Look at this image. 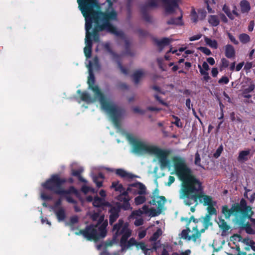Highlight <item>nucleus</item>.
<instances>
[{"mask_svg":"<svg viewBox=\"0 0 255 255\" xmlns=\"http://www.w3.org/2000/svg\"><path fill=\"white\" fill-rule=\"evenodd\" d=\"M172 160L175 173L182 181L179 198L183 200L185 205L190 206L195 203L197 206L199 201L204 206H209L217 202L212 196L205 194L202 182L193 175L184 158L175 156Z\"/></svg>","mask_w":255,"mask_h":255,"instance_id":"1","label":"nucleus"},{"mask_svg":"<svg viewBox=\"0 0 255 255\" xmlns=\"http://www.w3.org/2000/svg\"><path fill=\"white\" fill-rule=\"evenodd\" d=\"M115 0H106L108 7L105 11H102L98 0H96V4L91 11H89L87 18H85L86 21L94 23L95 26V32L98 31H105L106 32L114 34L122 39H125L124 32L118 30L112 22L116 21L118 19V13L113 7V3Z\"/></svg>","mask_w":255,"mask_h":255,"instance_id":"2","label":"nucleus"},{"mask_svg":"<svg viewBox=\"0 0 255 255\" xmlns=\"http://www.w3.org/2000/svg\"><path fill=\"white\" fill-rule=\"evenodd\" d=\"M95 79L94 75L91 72L88 79L89 88L95 93V96L99 99L102 108L110 115L114 126L119 128L121 127V119L125 113L124 108L117 106L106 98L98 86L94 85Z\"/></svg>","mask_w":255,"mask_h":255,"instance_id":"3","label":"nucleus"},{"mask_svg":"<svg viewBox=\"0 0 255 255\" xmlns=\"http://www.w3.org/2000/svg\"><path fill=\"white\" fill-rule=\"evenodd\" d=\"M126 138L132 145V152L136 154L149 153L155 155L159 160L161 168L167 167L170 164L168 156L170 153L168 149H162L155 145H148L137 138L130 133L126 134Z\"/></svg>","mask_w":255,"mask_h":255,"instance_id":"4","label":"nucleus"},{"mask_svg":"<svg viewBox=\"0 0 255 255\" xmlns=\"http://www.w3.org/2000/svg\"><path fill=\"white\" fill-rule=\"evenodd\" d=\"M66 182V178H60L59 174H54L41 185L44 189L60 196L76 193L77 190L74 186H70L68 190L63 188V185Z\"/></svg>","mask_w":255,"mask_h":255,"instance_id":"5","label":"nucleus"},{"mask_svg":"<svg viewBox=\"0 0 255 255\" xmlns=\"http://www.w3.org/2000/svg\"><path fill=\"white\" fill-rule=\"evenodd\" d=\"M93 24L91 23V21H85V30H86V36H85V44L86 46L84 48V52L85 56L87 58H89L92 55V39L95 42H99L100 41V34L99 32L102 31H97L96 32L95 31V26L92 29V31L91 30L92 29Z\"/></svg>","mask_w":255,"mask_h":255,"instance_id":"6","label":"nucleus"},{"mask_svg":"<svg viewBox=\"0 0 255 255\" xmlns=\"http://www.w3.org/2000/svg\"><path fill=\"white\" fill-rule=\"evenodd\" d=\"M246 202L245 199L242 198L239 203L232 204L231 209L228 205H224L222 207L221 212L226 219H229L232 215H234L235 222L236 223L238 219L241 217Z\"/></svg>","mask_w":255,"mask_h":255,"instance_id":"7","label":"nucleus"},{"mask_svg":"<svg viewBox=\"0 0 255 255\" xmlns=\"http://www.w3.org/2000/svg\"><path fill=\"white\" fill-rule=\"evenodd\" d=\"M97 226L90 225L86 226L83 230H80L75 234L77 235H82L88 241L97 240L99 239V234L96 229Z\"/></svg>","mask_w":255,"mask_h":255,"instance_id":"8","label":"nucleus"},{"mask_svg":"<svg viewBox=\"0 0 255 255\" xmlns=\"http://www.w3.org/2000/svg\"><path fill=\"white\" fill-rule=\"evenodd\" d=\"M113 232H114V239H116L119 236L123 235L128 238L131 235V231L127 226H124V221L122 219L118 221V223L113 226Z\"/></svg>","mask_w":255,"mask_h":255,"instance_id":"9","label":"nucleus"},{"mask_svg":"<svg viewBox=\"0 0 255 255\" xmlns=\"http://www.w3.org/2000/svg\"><path fill=\"white\" fill-rule=\"evenodd\" d=\"M113 232H114V239H116L119 236L123 235L128 238L131 235V231L127 226H124V221L122 219L118 221V223L113 226Z\"/></svg>","mask_w":255,"mask_h":255,"instance_id":"10","label":"nucleus"},{"mask_svg":"<svg viewBox=\"0 0 255 255\" xmlns=\"http://www.w3.org/2000/svg\"><path fill=\"white\" fill-rule=\"evenodd\" d=\"M78 7L85 18H87L89 11H91L96 3V0H77Z\"/></svg>","mask_w":255,"mask_h":255,"instance_id":"11","label":"nucleus"},{"mask_svg":"<svg viewBox=\"0 0 255 255\" xmlns=\"http://www.w3.org/2000/svg\"><path fill=\"white\" fill-rule=\"evenodd\" d=\"M254 215V212L253 211L252 207L250 205H248L247 202H246L240 218L245 221L247 219L250 220L253 226L255 227V219L252 218Z\"/></svg>","mask_w":255,"mask_h":255,"instance_id":"12","label":"nucleus"},{"mask_svg":"<svg viewBox=\"0 0 255 255\" xmlns=\"http://www.w3.org/2000/svg\"><path fill=\"white\" fill-rule=\"evenodd\" d=\"M108 207L110 208L109 210V213H110L109 223L112 225L119 217L120 212L122 209L115 204L112 205L110 204V205H108Z\"/></svg>","mask_w":255,"mask_h":255,"instance_id":"13","label":"nucleus"},{"mask_svg":"<svg viewBox=\"0 0 255 255\" xmlns=\"http://www.w3.org/2000/svg\"><path fill=\"white\" fill-rule=\"evenodd\" d=\"M116 199L120 202H116L115 205L119 206L121 209L126 211L131 209L129 203L130 198L129 197H124L119 195Z\"/></svg>","mask_w":255,"mask_h":255,"instance_id":"14","label":"nucleus"},{"mask_svg":"<svg viewBox=\"0 0 255 255\" xmlns=\"http://www.w3.org/2000/svg\"><path fill=\"white\" fill-rule=\"evenodd\" d=\"M239 227L246 233L249 235H255V230L252 227V225L249 222H246L245 221L242 220L241 218L238 219V221L236 223Z\"/></svg>","mask_w":255,"mask_h":255,"instance_id":"15","label":"nucleus"},{"mask_svg":"<svg viewBox=\"0 0 255 255\" xmlns=\"http://www.w3.org/2000/svg\"><path fill=\"white\" fill-rule=\"evenodd\" d=\"M131 186L133 189L132 194L134 195H144L146 193L145 186L139 182H136L131 184Z\"/></svg>","mask_w":255,"mask_h":255,"instance_id":"16","label":"nucleus"},{"mask_svg":"<svg viewBox=\"0 0 255 255\" xmlns=\"http://www.w3.org/2000/svg\"><path fill=\"white\" fill-rule=\"evenodd\" d=\"M250 153L251 149H250L240 151L237 157L238 161L240 163H244L248 161L251 158Z\"/></svg>","mask_w":255,"mask_h":255,"instance_id":"17","label":"nucleus"},{"mask_svg":"<svg viewBox=\"0 0 255 255\" xmlns=\"http://www.w3.org/2000/svg\"><path fill=\"white\" fill-rule=\"evenodd\" d=\"M179 9L180 10V12H181L180 15L177 18L171 17V18H170L169 20H168L167 21V24L168 25H180V26L183 25L184 24V22L182 20L183 14L182 13V10L180 9L179 6H178V8H175V9Z\"/></svg>","mask_w":255,"mask_h":255,"instance_id":"18","label":"nucleus"},{"mask_svg":"<svg viewBox=\"0 0 255 255\" xmlns=\"http://www.w3.org/2000/svg\"><path fill=\"white\" fill-rule=\"evenodd\" d=\"M116 174L122 178H126L128 179H132L134 178L137 177L136 175L132 174L131 173H128L122 168L116 169Z\"/></svg>","mask_w":255,"mask_h":255,"instance_id":"19","label":"nucleus"},{"mask_svg":"<svg viewBox=\"0 0 255 255\" xmlns=\"http://www.w3.org/2000/svg\"><path fill=\"white\" fill-rule=\"evenodd\" d=\"M93 205L96 207H102L103 206H108V205H110V203L106 202L104 198H101L96 196L94 198Z\"/></svg>","mask_w":255,"mask_h":255,"instance_id":"20","label":"nucleus"},{"mask_svg":"<svg viewBox=\"0 0 255 255\" xmlns=\"http://www.w3.org/2000/svg\"><path fill=\"white\" fill-rule=\"evenodd\" d=\"M225 54L228 58L232 59L235 58L236 51L232 45L228 44L225 46Z\"/></svg>","mask_w":255,"mask_h":255,"instance_id":"21","label":"nucleus"},{"mask_svg":"<svg viewBox=\"0 0 255 255\" xmlns=\"http://www.w3.org/2000/svg\"><path fill=\"white\" fill-rule=\"evenodd\" d=\"M54 213L59 222L63 221L65 219L66 217V212L63 207H60L54 210Z\"/></svg>","mask_w":255,"mask_h":255,"instance_id":"22","label":"nucleus"},{"mask_svg":"<svg viewBox=\"0 0 255 255\" xmlns=\"http://www.w3.org/2000/svg\"><path fill=\"white\" fill-rule=\"evenodd\" d=\"M218 224L223 233H226L230 229V226L222 217H218Z\"/></svg>","mask_w":255,"mask_h":255,"instance_id":"23","label":"nucleus"},{"mask_svg":"<svg viewBox=\"0 0 255 255\" xmlns=\"http://www.w3.org/2000/svg\"><path fill=\"white\" fill-rule=\"evenodd\" d=\"M108 225V221L106 220L102 224L99 225V227L98 228L99 231V236L100 238H104L107 235V230L106 228Z\"/></svg>","mask_w":255,"mask_h":255,"instance_id":"24","label":"nucleus"},{"mask_svg":"<svg viewBox=\"0 0 255 255\" xmlns=\"http://www.w3.org/2000/svg\"><path fill=\"white\" fill-rule=\"evenodd\" d=\"M77 93L80 94L81 99L86 102H93L94 100L92 99L90 94L87 92H81L80 90L77 91Z\"/></svg>","mask_w":255,"mask_h":255,"instance_id":"25","label":"nucleus"},{"mask_svg":"<svg viewBox=\"0 0 255 255\" xmlns=\"http://www.w3.org/2000/svg\"><path fill=\"white\" fill-rule=\"evenodd\" d=\"M157 45L159 47L160 50H162L165 46L168 45L170 42V39L168 38H163L160 40H155Z\"/></svg>","mask_w":255,"mask_h":255,"instance_id":"26","label":"nucleus"},{"mask_svg":"<svg viewBox=\"0 0 255 255\" xmlns=\"http://www.w3.org/2000/svg\"><path fill=\"white\" fill-rule=\"evenodd\" d=\"M255 88V85L251 84L248 88L244 89L242 92V96L243 97L248 99L250 98L252 96L250 94V93L254 91Z\"/></svg>","mask_w":255,"mask_h":255,"instance_id":"27","label":"nucleus"},{"mask_svg":"<svg viewBox=\"0 0 255 255\" xmlns=\"http://www.w3.org/2000/svg\"><path fill=\"white\" fill-rule=\"evenodd\" d=\"M208 22L212 26H217L220 23V19L216 15H210L208 17Z\"/></svg>","mask_w":255,"mask_h":255,"instance_id":"28","label":"nucleus"},{"mask_svg":"<svg viewBox=\"0 0 255 255\" xmlns=\"http://www.w3.org/2000/svg\"><path fill=\"white\" fill-rule=\"evenodd\" d=\"M240 6L242 13L248 12L251 9L250 3L246 0H243L241 1Z\"/></svg>","mask_w":255,"mask_h":255,"instance_id":"29","label":"nucleus"},{"mask_svg":"<svg viewBox=\"0 0 255 255\" xmlns=\"http://www.w3.org/2000/svg\"><path fill=\"white\" fill-rule=\"evenodd\" d=\"M82 169H79L77 170H72L71 175L73 176L77 177L78 180L83 183L86 182V181L81 176V173L83 172Z\"/></svg>","mask_w":255,"mask_h":255,"instance_id":"30","label":"nucleus"},{"mask_svg":"<svg viewBox=\"0 0 255 255\" xmlns=\"http://www.w3.org/2000/svg\"><path fill=\"white\" fill-rule=\"evenodd\" d=\"M143 73L141 70H137L133 74V75H132V77L133 78V82L135 83V84H138L140 79L143 76Z\"/></svg>","mask_w":255,"mask_h":255,"instance_id":"31","label":"nucleus"},{"mask_svg":"<svg viewBox=\"0 0 255 255\" xmlns=\"http://www.w3.org/2000/svg\"><path fill=\"white\" fill-rule=\"evenodd\" d=\"M125 49L126 54L129 55L130 56H133L134 55V53L131 51L130 46V43L128 40L125 39Z\"/></svg>","mask_w":255,"mask_h":255,"instance_id":"32","label":"nucleus"},{"mask_svg":"<svg viewBox=\"0 0 255 255\" xmlns=\"http://www.w3.org/2000/svg\"><path fill=\"white\" fill-rule=\"evenodd\" d=\"M104 47L105 49L111 54L115 59H119V55L113 51L110 43H105L104 45Z\"/></svg>","mask_w":255,"mask_h":255,"instance_id":"33","label":"nucleus"},{"mask_svg":"<svg viewBox=\"0 0 255 255\" xmlns=\"http://www.w3.org/2000/svg\"><path fill=\"white\" fill-rule=\"evenodd\" d=\"M239 39L243 44H247L251 40L250 36L246 33H242L239 35Z\"/></svg>","mask_w":255,"mask_h":255,"instance_id":"34","label":"nucleus"},{"mask_svg":"<svg viewBox=\"0 0 255 255\" xmlns=\"http://www.w3.org/2000/svg\"><path fill=\"white\" fill-rule=\"evenodd\" d=\"M111 187L114 188L116 191H119L120 192H122L124 190L123 185L120 184L119 181L113 182Z\"/></svg>","mask_w":255,"mask_h":255,"instance_id":"35","label":"nucleus"},{"mask_svg":"<svg viewBox=\"0 0 255 255\" xmlns=\"http://www.w3.org/2000/svg\"><path fill=\"white\" fill-rule=\"evenodd\" d=\"M216 204H217V202L210 205L209 206H207V210L208 214L207 215L211 216L213 215H217V210L214 207L216 205Z\"/></svg>","mask_w":255,"mask_h":255,"instance_id":"36","label":"nucleus"},{"mask_svg":"<svg viewBox=\"0 0 255 255\" xmlns=\"http://www.w3.org/2000/svg\"><path fill=\"white\" fill-rule=\"evenodd\" d=\"M223 11L227 14L228 17L231 20L234 19L235 17L232 14L230 7L227 6L226 4L223 5Z\"/></svg>","mask_w":255,"mask_h":255,"instance_id":"37","label":"nucleus"},{"mask_svg":"<svg viewBox=\"0 0 255 255\" xmlns=\"http://www.w3.org/2000/svg\"><path fill=\"white\" fill-rule=\"evenodd\" d=\"M206 43L211 48L217 49L218 47V43L216 40H212L210 38L206 37L205 38Z\"/></svg>","mask_w":255,"mask_h":255,"instance_id":"38","label":"nucleus"},{"mask_svg":"<svg viewBox=\"0 0 255 255\" xmlns=\"http://www.w3.org/2000/svg\"><path fill=\"white\" fill-rule=\"evenodd\" d=\"M162 234V231L161 229H158L155 232L153 233L152 236L150 238V241H156Z\"/></svg>","mask_w":255,"mask_h":255,"instance_id":"39","label":"nucleus"},{"mask_svg":"<svg viewBox=\"0 0 255 255\" xmlns=\"http://www.w3.org/2000/svg\"><path fill=\"white\" fill-rule=\"evenodd\" d=\"M198 67L199 68V71L201 74L203 76L204 80L206 82H208L209 80L211 79L209 75L208 72L207 71H204L200 65H198Z\"/></svg>","mask_w":255,"mask_h":255,"instance_id":"40","label":"nucleus"},{"mask_svg":"<svg viewBox=\"0 0 255 255\" xmlns=\"http://www.w3.org/2000/svg\"><path fill=\"white\" fill-rule=\"evenodd\" d=\"M233 237H237L239 239V240H238L239 241H241L243 239L242 242L247 245H248L249 244H254V241L252 240H250L249 238H246L243 239L242 237L240 235H238V234L235 235L233 236Z\"/></svg>","mask_w":255,"mask_h":255,"instance_id":"41","label":"nucleus"},{"mask_svg":"<svg viewBox=\"0 0 255 255\" xmlns=\"http://www.w3.org/2000/svg\"><path fill=\"white\" fill-rule=\"evenodd\" d=\"M191 232L189 228H187L186 229H184L182 231L181 233V238L184 240L189 241V233Z\"/></svg>","mask_w":255,"mask_h":255,"instance_id":"42","label":"nucleus"},{"mask_svg":"<svg viewBox=\"0 0 255 255\" xmlns=\"http://www.w3.org/2000/svg\"><path fill=\"white\" fill-rule=\"evenodd\" d=\"M145 197L143 196L139 195L136 197L134 199V203L135 205H139L143 204L145 202Z\"/></svg>","mask_w":255,"mask_h":255,"instance_id":"43","label":"nucleus"},{"mask_svg":"<svg viewBox=\"0 0 255 255\" xmlns=\"http://www.w3.org/2000/svg\"><path fill=\"white\" fill-rule=\"evenodd\" d=\"M211 216L206 215L203 219L204 226L205 229H207L210 225H212V223L210 222Z\"/></svg>","mask_w":255,"mask_h":255,"instance_id":"44","label":"nucleus"},{"mask_svg":"<svg viewBox=\"0 0 255 255\" xmlns=\"http://www.w3.org/2000/svg\"><path fill=\"white\" fill-rule=\"evenodd\" d=\"M137 243V242L136 241L134 238H130L129 240L128 241L127 243L126 244V246L125 247V250L130 247L132 246H135L136 247Z\"/></svg>","mask_w":255,"mask_h":255,"instance_id":"45","label":"nucleus"},{"mask_svg":"<svg viewBox=\"0 0 255 255\" xmlns=\"http://www.w3.org/2000/svg\"><path fill=\"white\" fill-rule=\"evenodd\" d=\"M200 235L199 233H196L195 234H193L192 236H190V237H189V241L192 240L193 242L194 243L196 242L197 239H199V242H201V239H200Z\"/></svg>","mask_w":255,"mask_h":255,"instance_id":"46","label":"nucleus"},{"mask_svg":"<svg viewBox=\"0 0 255 255\" xmlns=\"http://www.w3.org/2000/svg\"><path fill=\"white\" fill-rule=\"evenodd\" d=\"M133 189H132V187L131 186V184L128 185V187L126 191H124V190L122 192H120L121 194L120 195H122L124 197H129L128 193H131L132 194Z\"/></svg>","mask_w":255,"mask_h":255,"instance_id":"47","label":"nucleus"},{"mask_svg":"<svg viewBox=\"0 0 255 255\" xmlns=\"http://www.w3.org/2000/svg\"><path fill=\"white\" fill-rule=\"evenodd\" d=\"M191 20L193 22L196 23L198 21V16L194 7L192 8L191 11Z\"/></svg>","mask_w":255,"mask_h":255,"instance_id":"48","label":"nucleus"},{"mask_svg":"<svg viewBox=\"0 0 255 255\" xmlns=\"http://www.w3.org/2000/svg\"><path fill=\"white\" fill-rule=\"evenodd\" d=\"M172 118L175 120L174 122H172L173 124H174L178 128H182L183 127V124L181 122L180 119L177 116L173 115Z\"/></svg>","mask_w":255,"mask_h":255,"instance_id":"49","label":"nucleus"},{"mask_svg":"<svg viewBox=\"0 0 255 255\" xmlns=\"http://www.w3.org/2000/svg\"><path fill=\"white\" fill-rule=\"evenodd\" d=\"M156 198H159V200H158V201H156V203L158 204V205L159 207H162L164 204V202H165L166 201V198L164 196H156Z\"/></svg>","mask_w":255,"mask_h":255,"instance_id":"50","label":"nucleus"},{"mask_svg":"<svg viewBox=\"0 0 255 255\" xmlns=\"http://www.w3.org/2000/svg\"><path fill=\"white\" fill-rule=\"evenodd\" d=\"M128 239L126 237L124 236H122L121 241H120V245L122 247V250H125V247L126 246V244L127 243Z\"/></svg>","mask_w":255,"mask_h":255,"instance_id":"51","label":"nucleus"},{"mask_svg":"<svg viewBox=\"0 0 255 255\" xmlns=\"http://www.w3.org/2000/svg\"><path fill=\"white\" fill-rule=\"evenodd\" d=\"M93 182L96 184V186L98 188H100V187H102L103 181L102 180L99 181L98 177H97L95 175L93 177Z\"/></svg>","mask_w":255,"mask_h":255,"instance_id":"52","label":"nucleus"},{"mask_svg":"<svg viewBox=\"0 0 255 255\" xmlns=\"http://www.w3.org/2000/svg\"><path fill=\"white\" fill-rule=\"evenodd\" d=\"M223 150V146L221 145L217 148L215 152L214 153L213 156L216 158H218L220 156Z\"/></svg>","mask_w":255,"mask_h":255,"instance_id":"53","label":"nucleus"},{"mask_svg":"<svg viewBox=\"0 0 255 255\" xmlns=\"http://www.w3.org/2000/svg\"><path fill=\"white\" fill-rule=\"evenodd\" d=\"M227 35L230 41L235 45H238L239 44V41L236 39L231 33L228 32Z\"/></svg>","mask_w":255,"mask_h":255,"instance_id":"54","label":"nucleus"},{"mask_svg":"<svg viewBox=\"0 0 255 255\" xmlns=\"http://www.w3.org/2000/svg\"><path fill=\"white\" fill-rule=\"evenodd\" d=\"M117 63H118V67H119V68L120 69V70H121V71L122 72V73H123L124 74H128V70L127 69H126V68H125L122 64V63L121 62V61L119 60V59H117Z\"/></svg>","mask_w":255,"mask_h":255,"instance_id":"55","label":"nucleus"},{"mask_svg":"<svg viewBox=\"0 0 255 255\" xmlns=\"http://www.w3.org/2000/svg\"><path fill=\"white\" fill-rule=\"evenodd\" d=\"M199 49L206 55H210L212 54L211 50L207 47H200Z\"/></svg>","mask_w":255,"mask_h":255,"instance_id":"56","label":"nucleus"},{"mask_svg":"<svg viewBox=\"0 0 255 255\" xmlns=\"http://www.w3.org/2000/svg\"><path fill=\"white\" fill-rule=\"evenodd\" d=\"M154 97L161 105L165 106L166 107L168 106V104L166 102H165L163 100H162L158 95L155 94L154 95Z\"/></svg>","mask_w":255,"mask_h":255,"instance_id":"57","label":"nucleus"},{"mask_svg":"<svg viewBox=\"0 0 255 255\" xmlns=\"http://www.w3.org/2000/svg\"><path fill=\"white\" fill-rule=\"evenodd\" d=\"M229 65V61L225 58L221 59V67L222 68H227Z\"/></svg>","mask_w":255,"mask_h":255,"instance_id":"58","label":"nucleus"},{"mask_svg":"<svg viewBox=\"0 0 255 255\" xmlns=\"http://www.w3.org/2000/svg\"><path fill=\"white\" fill-rule=\"evenodd\" d=\"M229 82V79L227 76H222L218 81L219 84H227Z\"/></svg>","mask_w":255,"mask_h":255,"instance_id":"59","label":"nucleus"},{"mask_svg":"<svg viewBox=\"0 0 255 255\" xmlns=\"http://www.w3.org/2000/svg\"><path fill=\"white\" fill-rule=\"evenodd\" d=\"M201 158L200 156V154L198 152H197L195 154V164L199 166H201L200 164Z\"/></svg>","mask_w":255,"mask_h":255,"instance_id":"60","label":"nucleus"},{"mask_svg":"<svg viewBox=\"0 0 255 255\" xmlns=\"http://www.w3.org/2000/svg\"><path fill=\"white\" fill-rule=\"evenodd\" d=\"M146 247L145 244L144 243L142 242H137L136 248L137 249H140L142 251L145 249V248Z\"/></svg>","mask_w":255,"mask_h":255,"instance_id":"61","label":"nucleus"},{"mask_svg":"<svg viewBox=\"0 0 255 255\" xmlns=\"http://www.w3.org/2000/svg\"><path fill=\"white\" fill-rule=\"evenodd\" d=\"M62 204V200L59 198L54 203V210L58 209L59 208L61 207L60 206Z\"/></svg>","mask_w":255,"mask_h":255,"instance_id":"62","label":"nucleus"},{"mask_svg":"<svg viewBox=\"0 0 255 255\" xmlns=\"http://www.w3.org/2000/svg\"><path fill=\"white\" fill-rule=\"evenodd\" d=\"M78 217L77 216H74L70 218V223L71 225H74L78 222Z\"/></svg>","mask_w":255,"mask_h":255,"instance_id":"63","label":"nucleus"},{"mask_svg":"<svg viewBox=\"0 0 255 255\" xmlns=\"http://www.w3.org/2000/svg\"><path fill=\"white\" fill-rule=\"evenodd\" d=\"M160 213V211H158L154 208H151L150 209V214L152 217L158 216Z\"/></svg>","mask_w":255,"mask_h":255,"instance_id":"64","label":"nucleus"}]
</instances>
